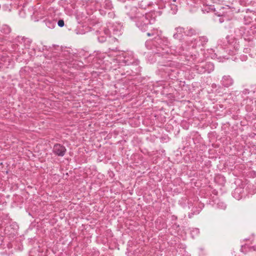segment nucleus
I'll return each instance as SVG.
<instances>
[{"mask_svg": "<svg viewBox=\"0 0 256 256\" xmlns=\"http://www.w3.org/2000/svg\"><path fill=\"white\" fill-rule=\"evenodd\" d=\"M195 68L197 72L202 74L205 72L210 73L214 70V65L212 62H206L204 65H196Z\"/></svg>", "mask_w": 256, "mask_h": 256, "instance_id": "f257e3e1", "label": "nucleus"}, {"mask_svg": "<svg viewBox=\"0 0 256 256\" xmlns=\"http://www.w3.org/2000/svg\"><path fill=\"white\" fill-rule=\"evenodd\" d=\"M66 150L65 146L59 144H55L52 150L53 152L59 156H63L65 154Z\"/></svg>", "mask_w": 256, "mask_h": 256, "instance_id": "f03ea898", "label": "nucleus"}, {"mask_svg": "<svg viewBox=\"0 0 256 256\" xmlns=\"http://www.w3.org/2000/svg\"><path fill=\"white\" fill-rule=\"evenodd\" d=\"M144 20H147L146 18H142V20H139L137 22L136 25L142 31L146 32L148 30L150 25L149 23L144 22Z\"/></svg>", "mask_w": 256, "mask_h": 256, "instance_id": "7ed1b4c3", "label": "nucleus"}, {"mask_svg": "<svg viewBox=\"0 0 256 256\" xmlns=\"http://www.w3.org/2000/svg\"><path fill=\"white\" fill-rule=\"evenodd\" d=\"M222 84L224 87L228 88L234 83V80L230 76H224L221 81Z\"/></svg>", "mask_w": 256, "mask_h": 256, "instance_id": "20e7f679", "label": "nucleus"}, {"mask_svg": "<svg viewBox=\"0 0 256 256\" xmlns=\"http://www.w3.org/2000/svg\"><path fill=\"white\" fill-rule=\"evenodd\" d=\"M196 30L192 28H186V31H184V34L188 36H192L197 34Z\"/></svg>", "mask_w": 256, "mask_h": 256, "instance_id": "39448f33", "label": "nucleus"}, {"mask_svg": "<svg viewBox=\"0 0 256 256\" xmlns=\"http://www.w3.org/2000/svg\"><path fill=\"white\" fill-rule=\"evenodd\" d=\"M199 40L203 46H204L208 42V38L204 36L200 37Z\"/></svg>", "mask_w": 256, "mask_h": 256, "instance_id": "423d86ee", "label": "nucleus"}, {"mask_svg": "<svg viewBox=\"0 0 256 256\" xmlns=\"http://www.w3.org/2000/svg\"><path fill=\"white\" fill-rule=\"evenodd\" d=\"M22 40L24 41V42L26 45H28V46H30V44L31 42L30 40L28 38H22Z\"/></svg>", "mask_w": 256, "mask_h": 256, "instance_id": "0eeeda50", "label": "nucleus"}, {"mask_svg": "<svg viewBox=\"0 0 256 256\" xmlns=\"http://www.w3.org/2000/svg\"><path fill=\"white\" fill-rule=\"evenodd\" d=\"M54 22H51L50 20H46V24L49 27H54Z\"/></svg>", "mask_w": 256, "mask_h": 256, "instance_id": "6e6552de", "label": "nucleus"}, {"mask_svg": "<svg viewBox=\"0 0 256 256\" xmlns=\"http://www.w3.org/2000/svg\"><path fill=\"white\" fill-rule=\"evenodd\" d=\"M186 28L183 27H178L176 28V30L178 32H183L184 34V31H186Z\"/></svg>", "mask_w": 256, "mask_h": 256, "instance_id": "1a4fd4ad", "label": "nucleus"}, {"mask_svg": "<svg viewBox=\"0 0 256 256\" xmlns=\"http://www.w3.org/2000/svg\"><path fill=\"white\" fill-rule=\"evenodd\" d=\"M58 24L60 28L64 26V20H58Z\"/></svg>", "mask_w": 256, "mask_h": 256, "instance_id": "9d476101", "label": "nucleus"}, {"mask_svg": "<svg viewBox=\"0 0 256 256\" xmlns=\"http://www.w3.org/2000/svg\"><path fill=\"white\" fill-rule=\"evenodd\" d=\"M156 34L154 31H152L151 32H148L146 34L148 36H154Z\"/></svg>", "mask_w": 256, "mask_h": 256, "instance_id": "9b49d317", "label": "nucleus"}, {"mask_svg": "<svg viewBox=\"0 0 256 256\" xmlns=\"http://www.w3.org/2000/svg\"><path fill=\"white\" fill-rule=\"evenodd\" d=\"M242 94H247L249 93V90L248 89H244L242 92Z\"/></svg>", "mask_w": 256, "mask_h": 256, "instance_id": "f8f14e48", "label": "nucleus"}, {"mask_svg": "<svg viewBox=\"0 0 256 256\" xmlns=\"http://www.w3.org/2000/svg\"><path fill=\"white\" fill-rule=\"evenodd\" d=\"M224 19H223L222 18H220V22H224Z\"/></svg>", "mask_w": 256, "mask_h": 256, "instance_id": "ddd939ff", "label": "nucleus"}, {"mask_svg": "<svg viewBox=\"0 0 256 256\" xmlns=\"http://www.w3.org/2000/svg\"><path fill=\"white\" fill-rule=\"evenodd\" d=\"M176 34H174V38H176Z\"/></svg>", "mask_w": 256, "mask_h": 256, "instance_id": "4468645a", "label": "nucleus"}, {"mask_svg": "<svg viewBox=\"0 0 256 256\" xmlns=\"http://www.w3.org/2000/svg\"><path fill=\"white\" fill-rule=\"evenodd\" d=\"M176 34H174V38H176Z\"/></svg>", "mask_w": 256, "mask_h": 256, "instance_id": "2eb2a0df", "label": "nucleus"}, {"mask_svg": "<svg viewBox=\"0 0 256 256\" xmlns=\"http://www.w3.org/2000/svg\"><path fill=\"white\" fill-rule=\"evenodd\" d=\"M176 0H174V2H175Z\"/></svg>", "mask_w": 256, "mask_h": 256, "instance_id": "dca6fc26", "label": "nucleus"}]
</instances>
